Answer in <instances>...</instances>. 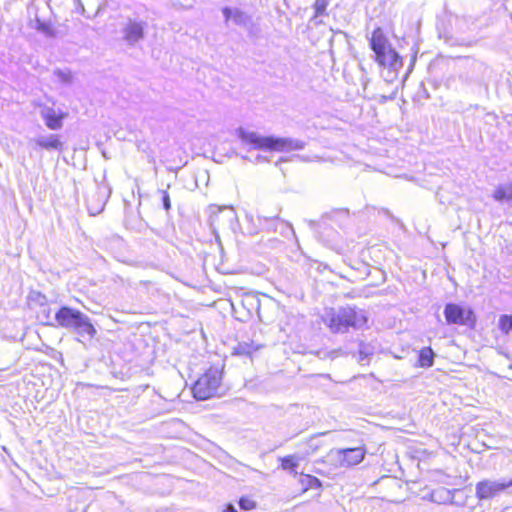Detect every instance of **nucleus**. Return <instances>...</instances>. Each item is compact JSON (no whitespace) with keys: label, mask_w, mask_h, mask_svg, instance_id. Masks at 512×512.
Returning <instances> with one entry per match:
<instances>
[{"label":"nucleus","mask_w":512,"mask_h":512,"mask_svg":"<svg viewBox=\"0 0 512 512\" xmlns=\"http://www.w3.org/2000/svg\"><path fill=\"white\" fill-rule=\"evenodd\" d=\"M369 46L374 53V60L380 67L385 81L393 82L397 80L403 68L404 59L393 47L383 28L376 27L372 31Z\"/></svg>","instance_id":"obj_1"},{"label":"nucleus","mask_w":512,"mask_h":512,"mask_svg":"<svg viewBox=\"0 0 512 512\" xmlns=\"http://www.w3.org/2000/svg\"><path fill=\"white\" fill-rule=\"evenodd\" d=\"M237 136L242 143L251 149L262 150L271 153H289L302 150L304 142L291 138L278 136H263L243 128L237 130Z\"/></svg>","instance_id":"obj_2"},{"label":"nucleus","mask_w":512,"mask_h":512,"mask_svg":"<svg viewBox=\"0 0 512 512\" xmlns=\"http://www.w3.org/2000/svg\"><path fill=\"white\" fill-rule=\"evenodd\" d=\"M322 319L333 332H340L348 327L361 329L368 322L367 315L363 310H356L351 307L342 308L339 311L329 309Z\"/></svg>","instance_id":"obj_3"},{"label":"nucleus","mask_w":512,"mask_h":512,"mask_svg":"<svg viewBox=\"0 0 512 512\" xmlns=\"http://www.w3.org/2000/svg\"><path fill=\"white\" fill-rule=\"evenodd\" d=\"M222 371L218 367L209 368L193 386V395L198 400H206L218 394L221 387Z\"/></svg>","instance_id":"obj_4"},{"label":"nucleus","mask_w":512,"mask_h":512,"mask_svg":"<svg viewBox=\"0 0 512 512\" xmlns=\"http://www.w3.org/2000/svg\"><path fill=\"white\" fill-rule=\"evenodd\" d=\"M444 315L448 324L474 327L476 323L474 312L466 306L447 304Z\"/></svg>","instance_id":"obj_5"},{"label":"nucleus","mask_w":512,"mask_h":512,"mask_svg":"<svg viewBox=\"0 0 512 512\" xmlns=\"http://www.w3.org/2000/svg\"><path fill=\"white\" fill-rule=\"evenodd\" d=\"M512 487V479L510 480H492L484 479L479 481L475 487V494L479 500L491 499L506 489Z\"/></svg>","instance_id":"obj_6"},{"label":"nucleus","mask_w":512,"mask_h":512,"mask_svg":"<svg viewBox=\"0 0 512 512\" xmlns=\"http://www.w3.org/2000/svg\"><path fill=\"white\" fill-rule=\"evenodd\" d=\"M365 449L362 447L351 449H338L331 451L330 456L340 466H353L359 464L365 456Z\"/></svg>","instance_id":"obj_7"},{"label":"nucleus","mask_w":512,"mask_h":512,"mask_svg":"<svg viewBox=\"0 0 512 512\" xmlns=\"http://www.w3.org/2000/svg\"><path fill=\"white\" fill-rule=\"evenodd\" d=\"M189 161V154L185 148L179 146L170 150L162 160L167 170L177 172Z\"/></svg>","instance_id":"obj_8"},{"label":"nucleus","mask_w":512,"mask_h":512,"mask_svg":"<svg viewBox=\"0 0 512 512\" xmlns=\"http://www.w3.org/2000/svg\"><path fill=\"white\" fill-rule=\"evenodd\" d=\"M84 314L81 313L78 310H74L68 307L61 308L56 313V321L58 324L65 328L74 329L78 323L79 320H81V317Z\"/></svg>","instance_id":"obj_9"},{"label":"nucleus","mask_w":512,"mask_h":512,"mask_svg":"<svg viewBox=\"0 0 512 512\" xmlns=\"http://www.w3.org/2000/svg\"><path fill=\"white\" fill-rule=\"evenodd\" d=\"M144 37V23L129 20L123 29V38L130 44H134Z\"/></svg>","instance_id":"obj_10"},{"label":"nucleus","mask_w":512,"mask_h":512,"mask_svg":"<svg viewBox=\"0 0 512 512\" xmlns=\"http://www.w3.org/2000/svg\"><path fill=\"white\" fill-rule=\"evenodd\" d=\"M66 117H68L67 112L56 113L54 110H48L43 114L45 125L51 130H58L62 128V122Z\"/></svg>","instance_id":"obj_11"},{"label":"nucleus","mask_w":512,"mask_h":512,"mask_svg":"<svg viewBox=\"0 0 512 512\" xmlns=\"http://www.w3.org/2000/svg\"><path fill=\"white\" fill-rule=\"evenodd\" d=\"M36 145L45 150H61L63 143L58 135H51L48 138L38 139Z\"/></svg>","instance_id":"obj_12"},{"label":"nucleus","mask_w":512,"mask_h":512,"mask_svg":"<svg viewBox=\"0 0 512 512\" xmlns=\"http://www.w3.org/2000/svg\"><path fill=\"white\" fill-rule=\"evenodd\" d=\"M74 330L82 337L87 335L92 338L96 334V329L86 315L81 317V320L78 321Z\"/></svg>","instance_id":"obj_13"},{"label":"nucleus","mask_w":512,"mask_h":512,"mask_svg":"<svg viewBox=\"0 0 512 512\" xmlns=\"http://www.w3.org/2000/svg\"><path fill=\"white\" fill-rule=\"evenodd\" d=\"M493 198L500 202L509 201L512 205V183L497 187L493 193Z\"/></svg>","instance_id":"obj_14"},{"label":"nucleus","mask_w":512,"mask_h":512,"mask_svg":"<svg viewBox=\"0 0 512 512\" xmlns=\"http://www.w3.org/2000/svg\"><path fill=\"white\" fill-rule=\"evenodd\" d=\"M434 352L430 347H425L419 352L418 365L420 367H431L433 365Z\"/></svg>","instance_id":"obj_15"},{"label":"nucleus","mask_w":512,"mask_h":512,"mask_svg":"<svg viewBox=\"0 0 512 512\" xmlns=\"http://www.w3.org/2000/svg\"><path fill=\"white\" fill-rule=\"evenodd\" d=\"M299 466V458L294 455L281 458V467L284 470H288L293 474H297V467Z\"/></svg>","instance_id":"obj_16"},{"label":"nucleus","mask_w":512,"mask_h":512,"mask_svg":"<svg viewBox=\"0 0 512 512\" xmlns=\"http://www.w3.org/2000/svg\"><path fill=\"white\" fill-rule=\"evenodd\" d=\"M498 329L504 334L507 335L512 330V316L511 315H501L498 319L497 323Z\"/></svg>","instance_id":"obj_17"},{"label":"nucleus","mask_w":512,"mask_h":512,"mask_svg":"<svg viewBox=\"0 0 512 512\" xmlns=\"http://www.w3.org/2000/svg\"><path fill=\"white\" fill-rule=\"evenodd\" d=\"M327 6H328L327 0H316L313 5L314 10H315L314 16L319 17V16L323 15L326 11Z\"/></svg>","instance_id":"obj_18"},{"label":"nucleus","mask_w":512,"mask_h":512,"mask_svg":"<svg viewBox=\"0 0 512 512\" xmlns=\"http://www.w3.org/2000/svg\"><path fill=\"white\" fill-rule=\"evenodd\" d=\"M239 506L241 509L249 511L256 507V502L250 497H241L239 500Z\"/></svg>","instance_id":"obj_19"},{"label":"nucleus","mask_w":512,"mask_h":512,"mask_svg":"<svg viewBox=\"0 0 512 512\" xmlns=\"http://www.w3.org/2000/svg\"><path fill=\"white\" fill-rule=\"evenodd\" d=\"M371 354L372 349L367 345H362L359 351V362L364 364Z\"/></svg>","instance_id":"obj_20"},{"label":"nucleus","mask_w":512,"mask_h":512,"mask_svg":"<svg viewBox=\"0 0 512 512\" xmlns=\"http://www.w3.org/2000/svg\"><path fill=\"white\" fill-rule=\"evenodd\" d=\"M161 195H162V203H163L164 209L166 211L170 210L171 209V200H170L169 192L167 190H162Z\"/></svg>","instance_id":"obj_21"},{"label":"nucleus","mask_w":512,"mask_h":512,"mask_svg":"<svg viewBox=\"0 0 512 512\" xmlns=\"http://www.w3.org/2000/svg\"><path fill=\"white\" fill-rule=\"evenodd\" d=\"M305 478L307 479V484L310 487L320 486V482L316 477H312L310 475H305Z\"/></svg>","instance_id":"obj_22"},{"label":"nucleus","mask_w":512,"mask_h":512,"mask_svg":"<svg viewBox=\"0 0 512 512\" xmlns=\"http://www.w3.org/2000/svg\"><path fill=\"white\" fill-rule=\"evenodd\" d=\"M222 512H237V510L232 504H228Z\"/></svg>","instance_id":"obj_23"},{"label":"nucleus","mask_w":512,"mask_h":512,"mask_svg":"<svg viewBox=\"0 0 512 512\" xmlns=\"http://www.w3.org/2000/svg\"><path fill=\"white\" fill-rule=\"evenodd\" d=\"M211 209L212 212H215V211H221L222 207L216 205V204H212L210 205L209 207Z\"/></svg>","instance_id":"obj_24"}]
</instances>
